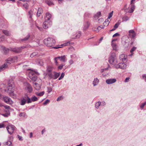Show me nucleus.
<instances>
[{
  "instance_id": "nucleus-1",
  "label": "nucleus",
  "mask_w": 146,
  "mask_h": 146,
  "mask_svg": "<svg viewBox=\"0 0 146 146\" xmlns=\"http://www.w3.org/2000/svg\"><path fill=\"white\" fill-rule=\"evenodd\" d=\"M44 44L48 47H52L54 45L55 43V40L52 38H48L44 40Z\"/></svg>"
},
{
  "instance_id": "nucleus-2",
  "label": "nucleus",
  "mask_w": 146,
  "mask_h": 146,
  "mask_svg": "<svg viewBox=\"0 0 146 146\" xmlns=\"http://www.w3.org/2000/svg\"><path fill=\"white\" fill-rule=\"evenodd\" d=\"M39 74L37 72L32 71L30 72L29 74V76L31 79L34 81H35L37 78V75Z\"/></svg>"
},
{
  "instance_id": "nucleus-3",
  "label": "nucleus",
  "mask_w": 146,
  "mask_h": 146,
  "mask_svg": "<svg viewBox=\"0 0 146 146\" xmlns=\"http://www.w3.org/2000/svg\"><path fill=\"white\" fill-rule=\"evenodd\" d=\"M12 57L9 58L6 61L7 62L5 63L4 64L0 66V72L3 70L4 68H6L7 67L8 64H10V63L9 62H13L12 61Z\"/></svg>"
},
{
  "instance_id": "nucleus-4",
  "label": "nucleus",
  "mask_w": 146,
  "mask_h": 146,
  "mask_svg": "<svg viewBox=\"0 0 146 146\" xmlns=\"http://www.w3.org/2000/svg\"><path fill=\"white\" fill-rule=\"evenodd\" d=\"M24 47L23 46L15 48H10V50L15 53H19L21 52L22 50L24 49Z\"/></svg>"
},
{
  "instance_id": "nucleus-5",
  "label": "nucleus",
  "mask_w": 146,
  "mask_h": 146,
  "mask_svg": "<svg viewBox=\"0 0 146 146\" xmlns=\"http://www.w3.org/2000/svg\"><path fill=\"white\" fill-rule=\"evenodd\" d=\"M52 25L51 21H48L45 20L43 24V27L44 29H47L49 28Z\"/></svg>"
},
{
  "instance_id": "nucleus-6",
  "label": "nucleus",
  "mask_w": 146,
  "mask_h": 146,
  "mask_svg": "<svg viewBox=\"0 0 146 146\" xmlns=\"http://www.w3.org/2000/svg\"><path fill=\"white\" fill-rule=\"evenodd\" d=\"M15 128V127L13 125H9L6 127L8 133L10 134H12L13 133Z\"/></svg>"
},
{
  "instance_id": "nucleus-7",
  "label": "nucleus",
  "mask_w": 146,
  "mask_h": 146,
  "mask_svg": "<svg viewBox=\"0 0 146 146\" xmlns=\"http://www.w3.org/2000/svg\"><path fill=\"white\" fill-rule=\"evenodd\" d=\"M3 98L4 101L7 104H13V102L11 99L8 97L4 96L3 97Z\"/></svg>"
},
{
  "instance_id": "nucleus-8",
  "label": "nucleus",
  "mask_w": 146,
  "mask_h": 146,
  "mask_svg": "<svg viewBox=\"0 0 146 146\" xmlns=\"http://www.w3.org/2000/svg\"><path fill=\"white\" fill-rule=\"evenodd\" d=\"M126 65L124 63H120L116 65L115 67L116 68H120L121 69H124L126 68Z\"/></svg>"
},
{
  "instance_id": "nucleus-9",
  "label": "nucleus",
  "mask_w": 146,
  "mask_h": 146,
  "mask_svg": "<svg viewBox=\"0 0 146 146\" xmlns=\"http://www.w3.org/2000/svg\"><path fill=\"white\" fill-rule=\"evenodd\" d=\"M73 44V42L70 43L69 42H67L65 44H62L61 45H59L56 46L55 47H53L52 48H56V49H58V48L62 47V46H68V45H71Z\"/></svg>"
},
{
  "instance_id": "nucleus-10",
  "label": "nucleus",
  "mask_w": 146,
  "mask_h": 146,
  "mask_svg": "<svg viewBox=\"0 0 146 146\" xmlns=\"http://www.w3.org/2000/svg\"><path fill=\"white\" fill-rule=\"evenodd\" d=\"M14 89L10 90H9V88L8 89V93L10 96L13 98L15 99L16 98V96L15 94L14 93Z\"/></svg>"
},
{
  "instance_id": "nucleus-11",
  "label": "nucleus",
  "mask_w": 146,
  "mask_h": 146,
  "mask_svg": "<svg viewBox=\"0 0 146 146\" xmlns=\"http://www.w3.org/2000/svg\"><path fill=\"white\" fill-rule=\"evenodd\" d=\"M127 55L125 54H122L119 56V58L120 60H122L123 62H126L127 61Z\"/></svg>"
},
{
  "instance_id": "nucleus-12",
  "label": "nucleus",
  "mask_w": 146,
  "mask_h": 146,
  "mask_svg": "<svg viewBox=\"0 0 146 146\" xmlns=\"http://www.w3.org/2000/svg\"><path fill=\"white\" fill-rule=\"evenodd\" d=\"M25 89L27 90L28 92L30 93L33 90L30 84L28 83L26 84V87Z\"/></svg>"
},
{
  "instance_id": "nucleus-13",
  "label": "nucleus",
  "mask_w": 146,
  "mask_h": 146,
  "mask_svg": "<svg viewBox=\"0 0 146 146\" xmlns=\"http://www.w3.org/2000/svg\"><path fill=\"white\" fill-rule=\"evenodd\" d=\"M116 81V80L115 78L110 79L107 80L106 82L108 84H111L115 82Z\"/></svg>"
},
{
  "instance_id": "nucleus-14",
  "label": "nucleus",
  "mask_w": 146,
  "mask_h": 146,
  "mask_svg": "<svg viewBox=\"0 0 146 146\" xmlns=\"http://www.w3.org/2000/svg\"><path fill=\"white\" fill-rule=\"evenodd\" d=\"M1 49L3 50V51L5 54H8L10 50V48H6L4 46H1Z\"/></svg>"
},
{
  "instance_id": "nucleus-15",
  "label": "nucleus",
  "mask_w": 146,
  "mask_h": 146,
  "mask_svg": "<svg viewBox=\"0 0 146 146\" xmlns=\"http://www.w3.org/2000/svg\"><path fill=\"white\" fill-rule=\"evenodd\" d=\"M8 89L9 88V90H12V89H14L13 88H14V84H13V82H8Z\"/></svg>"
},
{
  "instance_id": "nucleus-16",
  "label": "nucleus",
  "mask_w": 146,
  "mask_h": 146,
  "mask_svg": "<svg viewBox=\"0 0 146 146\" xmlns=\"http://www.w3.org/2000/svg\"><path fill=\"white\" fill-rule=\"evenodd\" d=\"M58 59H59L60 60L63 62H65L66 61L67 59L65 55L58 57Z\"/></svg>"
},
{
  "instance_id": "nucleus-17",
  "label": "nucleus",
  "mask_w": 146,
  "mask_h": 146,
  "mask_svg": "<svg viewBox=\"0 0 146 146\" xmlns=\"http://www.w3.org/2000/svg\"><path fill=\"white\" fill-rule=\"evenodd\" d=\"M25 96L27 104L30 103L32 102L31 98H30L27 94H26Z\"/></svg>"
},
{
  "instance_id": "nucleus-18",
  "label": "nucleus",
  "mask_w": 146,
  "mask_h": 146,
  "mask_svg": "<svg viewBox=\"0 0 146 146\" xmlns=\"http://www.w3.org/2000/svg\"><path fill=\"white\" fill-rule=\"evenodd\" d=\"M33 15V10L31 9L28 12V15L29 16V19L30 21L32 20V17Z\"/></svg>"
},
{
  "instance_id": "nucleus-19",
  "label": "nucleus",
  "mask_w": 146,
  "mask_h": 146,
  "mask_svg": "<svg viewBox=\"0 0 146 146\" xmlns=\"http://www.w3.org/2000/svg\"><path fill=\"white\" fill-rule=\"evenodd\" d=\"M81 32L80 31H79L78 32L76 33V35L74 37H72V38L76 39L77 38H79L81 36Z\"/></svg>"
},
{
  "instance_id": "nucleus-20",
  "label": "nucleus",
  "mask_w": 146,
  "mask_h": 146,
  "mask_svg": "<svg viewBox=\"0 0 146 146\" xmlns=\"http://www.w3.org/2000/svg\"><path fill=\"white\" fill-rule=\"evenodd\" d=\"M43 12V10L41 8H38L37 13L36 14V16L37 17H39L40 15L42 14Z\"/></svg>"
},
{
  "instance_id": "nucleus-21",
  "label": "nucleus",
  "mask_w": 146,
  "mask_h": 146,
  "mask_svg": "<svg viewBox=\"0 0 146 146\" xmlns=\"http://www.w3.org/2000/svg\"><path fill=\"white\" fill-rule=\"evenodd\" d=\"M26 100L25 96H24L21 99V101L20 104L21 105H24L26 104Z\"/></svg>"
},
{
  "instance_id": "nucleus-22",
  "label": "nucleus",
  "mask_w": 146,
  "mask_h": 146,
  "mask_svg": "<svg viewBox=\"0 0 146 146\" xmlns=\"http://www.w3.org/2000/svg\"><path fill=\"white\" fill-rule=\"evenodd\" d=\"M51 15L49 13H46V17H45V20L48 21H50L49 20L51 18Z\"/></svg>"
},
{
  "instance_id": "nucleus-23",
  "label": "nucleus",
  "mask_w": 146,
  "mask_h": 146,
  "mask_svg": "<svg viewBox=\"0 0 146 146\" xmlns=\"http://www.w3.org/2000/svg\"><path fill=\"white\" fill-rule=\"evenodd\" d=\"M11 142L10 141H8L4 143V146H12Z\"/></svg>"
},
{
  "instance_id": "nucleus-24",
  "label": "nucleus",
  "mask_w": 146,
  "mask_h": 146,
  "mask_svg": "<svg viewBox=\"0 0 146 146\" xmlns=\"http://www.w3.org/2000/svg\"><path fill=\"white\" fill-rule=\"evenodd\" d=\"M115 59H115V58H109V61L111 64H115Z\"/></svg>"
},
{
  "instance_id": "nucleus-25",
  "label": "nucleus",
  "mask_w": 146,
  "mask_h": 146,
  "mask_svg": "<svg viewBox=\"0 0 146 146\" xmlns=\"http://www.w3.org/2000/svg\"><path fill=\"white\" fill-rule=\"evenodd\" d=\"M54 74L53 75V79H57L59 76L60 75V73L55 72H54Z\"/></svg>"
},
{
  "instance_id": "nucleus-26",
  "label": "nucleus",
  "mask_w": 146,
  "mask_h": 146,
  "mask_svg": "<svg viewBox=\"0 0 146 146\" xmlns=\"http://www.w3.org/2000/svg\"><path fill=\"white\" fill-rule=\"evenodd\" d=\"M99 82V80L97 78H95L93 81V84L94 86L97 85Z\"/></svg>"
},
{
  "instance_id": "nucleus-27",
  "label": "nucleus",
  "mask_w": 146,
  "mask_h": 146,
  "mask_svg": "<svg viewBox=\"0 0 146 146\" xmlns=\"http://www.w3.org/2000/svg\"><path fill=\"white\" fill-rule=\"evenodd\" d=\"M34 86L36 90H38L40 88L39 85L36 83H34Z\"/></svg>"
},
{
  "instance_id": "nucleus-28",
  "label": "nucleus",
  "mask_w": 146,
  "mask_h": 146,
  "mask_svg": "<svg viewBox=\"0 0 146 146\" xmlns=\"http://www.w3.org/2000/svg\"><path fill=\"white\" fill-rule=\"evenodd\" d=\"M38 100V98L35 96H33L31 98V100L32 102H35L37 101Z\"/></svg>"
},
{
  "instance_id": "nucleus-29",
  "label": "nucleus",
  "mask_w": 146,
  "mask_h": 146,
  "mask_svg": "<svg viewBox=\"0 0 146 146\" xmlns=\"http://www.w3.org/2000/svg\"><path fill=\"white\" fill-rule=\"evenodd\" d=\"M110 23L108 19H106L105 21L103 23V25L104 26H108Z\"/></svg>"
},
{
  "instance_id": "nucleus-30",
  "label": "nucleus",
  "mask_w": 146,
  "mask_h": 146,
  "mask_svg": "<svg viewBox=\"0 0 146 146\" xmlns=\"http://www.w3.org/2000/svg\"><path fill=\"white\" fill-rule=\"evenodd\" d=\"M2 32L3 33L7 36H10L11 35L10 33L7 30H3Z\"/></svg>"
},
{
  "instance_id": "nucleus-31",
  "label": "nucleus",
  "mask_w": 146,
  "mask_h": 146,
  "mask_svg": "<svg viewBox=\"0 0 146 146\" xmlns=\"http://www.w3.org/2000/svg\"><path fill=\"white\" fill-rule=\"evenodd\" d=\"M101 15V13L100 12H97L94 16V17L95 18H98Z\"/></svg>"
},
{
  "instance_id": "nucleus-32",
  "label": "nucleus",
  "mask_w": 146,
  "mask_h": 146,
  "mask_svg": "<svg viewBox=\"0 0 146 146\" xmlns=\"http://www.w3.org/2000/svg\"><path fill=\"white\" fill-rule=\"evenodd\" d=\"M52 0H48L46 1V3L48 5L50 6L53 5V3L51 1Z\"/></svg>"
},
{
  "instance_id": "nucleus-33",
  "label": "nucleus",
  "mask_w": 146,
  "mask_h": 146,
  "mask_svg": "<svg viewBox=\"0 0 146 146\" xmlns=\"http://www.w3.org/2000/svg\"><path fill=\"white\" fill-rule=\"evenodd\" d=\"M136 49V47L134 46L130 50V52L131 53V54L129 55L130 56H131L133 55V52Z\"/></svg>"
},
{
  "instance_id": "nucleus-34",
  "label": "nucleus",
  "mask_w": 146,
  "mask_h": 146,
  "mask_svg": "<svg viewBox=\"0 0 146 146\" xmlns=\"http://www.w3.org/2000/svg\"><path fill=\"white\" fill-rule=\"evenodd\" d=\"M90 26V23L88 22H87L86 23V25L84 27V30H86Z\"/></svg>"
},
{
  "instance_id": "nucleus-35",
  "label": "nucleus",
  "mask_w": 146,
  "mask_h": 146,
  "mask_svg": "<svg viewBox=\"0 0 146 146\" xmlns=\"http://www.w3.org/2000/svg\"><path fill=\"white\" fill-rule=\"evenodd\" d=\"M29 35H28L25 38L22 39L21 40V41L22 42H26V41L29 38Z\"/></svg>"
},
{
  "instance_id": "nucleus-36",
  "label": "nucleus",
  "mask_w": 146,
  "mask_h": 146,
  "mask_svg": "<svg viewBox=\"0 0 146 146\" xmlns=\"http://www.w3.org/2000/svg\"><path fill=\"white\" fill-rule=\"evenodd\" d=\"M129 19V18L127 16H125L122 18V22L126 21Z\"/></svg>"
},
{
  "instance_id": "nucleus-37",
  "label": "nucleus",
  "mask_w": 146,
  "mask_h": 146,
  "mask_svg": "<svg viewBox=\"0 0 146 146\" xmlns=\"http://www.w3.org/2000/svg\"><path fill=\"white\" fill-rule=\"evenodd\" d=\"M44 91H42L40 93H37L36 94V95L38 96H42L44 94Z\"/></svg>"
},
{
  "instance_id": "nucleus-38",
  "label": "nucleus",
  "mask_w": 146,
  "mask_h": 146,
  "mask_svg": "<svg viewBox=\"0 0 146 146\" xmlns=\"http://www.w3.org/2000/svg\"><path fill=\"white\" fill-rule=\"evenodd\" d=\"M37 64L40 66H42L43 65V62L41 60H38Z\"/></svg>"
},
{
  "instance_id": "nucleus-39",
  "label": "nucleus",
  "mask_w": 146,
  "mask_h": 146,
  "mask_svg": "<svg viewBox=\"0 0 146 146\" xmlns=\"http://www.w3.org/2000/svg\"><path fill=\"white\" fill-rule=\"evenodd\" d=\"M109 58H115V59H116L115 53H111V56Z\"/></svg>"
},
{
  "instance_id": "nucleus-40",
  "label": "nucleus",
  "mask_w": 146,
  "mask_h": 146,
  "mask_svg": "<svg viewBox=\"0 0 146 146\" xmlns=\"http://www.w3.org/2000/svg\"><path fill=\"white\" fill-rule=\"evenodd\" d=\"M111 45L113 50H116V45L115 44L112 43H111Z\"/></svg>"
},
{
  "instance_id": "nucleus-41",
  "label": "nucleus",
  "mask_w": 146,
  "mask_h": 146,
  "mask_svg": "<svg viewBox=\"0 0 146 146\" xmlns=\"http://www.w3.org/2000/svg\"><path fill=\"white\" fill-rule=\"evenodd\" d=\"M101 102H97L96 104V107L98 108L99 107L100 105Z\"/></svg>"
},
{
  "instance_id": "nucleus-42",
  "label": "nucleus",
  "mask_w": 146,
  "mask_h": 146,
  "mask_svg": "<svg viewBox=\"0 0 146 146\" xmlns=\"http://www.w3.org/2000/svg\"><path fill=\"white\" fill-rule=\"evenodd\" d=\"M12 61L13 62H17V59H18V58L17 56H14L12 57Z\"/></svg>"
},
{
  "instance_id": "nucleus-43",
  "label": "nucleus",
  "mask_w": 146,
  "mask_h": 146,
  "mask_svg": "<svg viewBox=\"0 0 146 146\" xmlns=\"http://www.w3.org/2000/svg\"><path fill=\"white\" fill-rule=\"evenodd\" d=\"M113 13V11H112L109 14L108 17V19H110L111 18L112 16Z\"/></svg>"
},
{
  "instance_id": "nucleus-44",
  "label": "nucleus",
  "mask_w": 146,
  "mask_h": 146,
  "mask_svg": "<svg viewBox=\"0 0 146 146\" xmlns=\"http://www.w3.org/2000/svg\"><path fill=\"white\" fill-rule=\"evenodd\" d=\"M65 74L64 73L62 72L58 80H60L62 79L64 76Z\"/></svg>"
},
{
  "instance_id": "nucleus-45",
  "label": "nucleus",
  "mask_w": 146,
  "mask_h": 146,
  "mask_svg": "<svg viewBox=\"0 0 146 146\" xmlns=\"http://www.w3.org/2000/svg\"><path fill=\"white\" fill-rule=\"evenodd\" d=\"M4 40L5 37L4 35H1L0 36V42Z\"/></svg>"
},
{
  "instance_id": "nucleus-46",
  "label": "nucleus",
  "mask_w": 146,
  "mask_h": 146,
  "mask_svg": "<svg viewBox=\"0 0 146 146\" xmlns=\"http://www.w3.org/2000/svg\"><path fill=\"white\" fill-rule=\"evenodd\" d=\"M48 75L50 79L52 78L53 79L54 75L52 73H51L50 72L49 73Z\"/></svg>"
},
{
  "instance_id": "nucleus-47",
  "label": "nucleus",
  "mask_w": 146,
  "mask_h": 146,
  "mask_svg": "<svg viewBox=\"0 0 146 146\" xmlns=\"http://www.w3.org/2000/svg\"><path fill=\"white\" fill-rule=\"evenodd\" d=\"M134 6H133L131 7V10L130 11H129L127 12L129 13H132L134 11Z\"/></svg>"
},
{
  "instance_id": "nucleus-48",
  "label": "nucleus",
  "mask_w": 146,
  "mask_h": 146,
  "mask_svg": "<svg viewBox=\"0 0 146 146\" xmlns=\"http://www.w3.org/2000/svg\"><path fill=\"white\" fill-rule=\"evenodd\" d=\"M47 70L48 72L50 73L52 71V68L50 66H48L47 68Z\"/></svg>"
},
{
  "instance_id": "nucleus-49",
  "label": "nucleus",
  "mask_w": 146,
  "mask_h": 146,
  "mask_svg": "<svg viewBox=\"0 0 146 146\" xmlns=\"http://www.w3.org/2000/svg\"><path fill=\"white\" fill-rule=\"evenodd\" d=\"M37 54V53L36 52H34L33 53H32L31 55V58H33L34 56L36 55Z\"/></svg>"
},
{
  "instance_id": "nucleus-50",
  "label": "nucleus",
  "mask_w": 146,
  "mask_h": 146,
  "mask_svg": "<svg viewBox=\"0 0 146 146\" xmlns=\"http://www.w3.org/2000/svg\"><path fill=\"white\" fill-rule=\"evenodd\" d=\"M23 6L26 9H28L29 7V5L27 3L24 4Z\"/></svg>"
},
{
  "instance_id": "nucleus-51",
  "label": "nucleus",
  "mask_w": 146,
  "mask_h": 146,
  "mask_svg": "<svg viewBox=\"0 0 146 146\" xmlns=\"http://www.w3.org/2000/svg\"><path fill=\"white\" fill-rule=\"evenodd\" d=\"M63 99V97L62 96H60L58 97L57 99V101H59L60 100H62Z\"/></svg>"
},
{
  "instance_id": "nucleus-52",
  "label": "nucleus",
  "mask_w": 146,
  "mask_h": 146,
  "mask_svg": "<svg viewBox=\"0 0 146 146\" xmlns=\"http://www.w3.org/2000/svg\"><path fill=\"white\" fill-rule=\"evenodd\" d=\"M26 114L25 112L21 113L19 114V115L20 116L25 117V116Z\"/></svg>"
},
{
  "instance_id": "nucleus-53",
  "label": "nucleus",
  "mask_w": 146,
  "mask_h": 146,
  "mask_svg": "<svg viewBox=\"0 0 146 146\" xmlns=\"http://www.w3.org/2000/svg\"><path fill=\"white\" fill-rule=\"evenodd\" d=\"M50 102V100L48 99L46 100L44 103L43 104L44 105H46L48 103Z\"/></svg>"
},
{
  "instance_id": "nucleus-54",
  "label": "nucleus",
  "mask_w": 146,
  "mask_h": 146,
  "mask_svg": "<svg viewBox=\"0 0 146 146\" xmlns=\"http://www.w3.org/2000/svg\"><path fill=\"white\" fill-rule=\"evenodd\" d=\"M58 58V57H55L54 58V62L56 65H57L58 64V62L57 61V59Z\"/></svg>"
},
{
  "instance_id": "nucleus-55",
  "label": "nucleus",
  "mask_w": 146,
  "mask_h": 146,
  "mask_svg": "<svg viewBox=\"0 0 146 146\" xmlns=\"http://www.w3.org/2000/svg\"><path fill=\"white\" fill-rule=\"evenodd\" d=\"M52 89L51 87L48 88V93H50L52 91Z\"/></svg>"
},
{
  "instance_id": "nucleus-56",
  "label": "nucleus",
  "mask_w": 146,
  "mask_h": 146,
  "mask_svg": "<svg viewBox=\"0 0 146 146\" xmlns=\"http://www.w3.org/2000/svg\"><path fill=\"white\" fill-rule=\"evenodd\" d=\"M64 64H61L58 67V69H61L64 66Z\"/></svg>"
},
{
  "instance_id": "nucleus-57",
  "label": "nucleus",
  "mask_w": 146,
  "mask_h": 146,
  "mask_svg": "<svg viewBox=\"0 0 146 146\" xmlns=\"http://www.w3.org/2000/svg\"><path fill=\"white\" fill-rule=\"evenodd\" d=\"M17 136L18 137V138L19 139V140L22 141L23 140V137L22 136H20L19 135H18Z\"/></svg>"
},
{
  "instance_id": "nucleus-58",
  "label": "nucleus",
  "mask_w": 146,
  "mask_h": 146,
  "mask_svg": "<svg viewBox=\"0 0 146 146\" xmlns=\"http://www.w3.org/2000/svg\"><path fill=\"white\" fill-rule=\"evenodd\" d=\"M135 33V31L133 30H131L129 31V33L130 35Z\"/></svg>"
},
{
  "instance_id": "nucleus-59",
  "label": "nucleus",
  "mask_w": 146,
  "mask_h": 146,
  "mask_svg": "<svg viewBox=\"0 0 146 146\" xmlns=\"http://www.w3.org/2000/svg\"><path fill=\"white\" fill-rule=\"evenodd\" d=\"M130 35L131 36V37L132 38H134L135 37V36H136V33L135 32L134 33H132V34H131V35Z\"/></svg>"
},
{
  "instance_id": "nucleus-60",
  "label": "nucleus",
  "mask_w": 146,
  "mask_h": 146,
  "mask_svg": "<svg viewBox=\"0 0 146 146\" xmlns=\"http://www.w3.org/2000/svg\"><path fill=\"white\" fill-rule=\"evenodd\" d=\"M130 78L129 77L126 78L124 82H127L129 81Z\"/></svg>"
},
{
  "instance_id": "nucleus-61",
  "label": "nucleus",
  "mask_w": 146,
  "mask_h": 146,
  "mask_svg": "<svg viewBox=\"0 0 146 146\" xmlns=\"http://www.w3.org/2000/svg\"><path fill=\"white\" fill-rule=\"evenodd\" d=\"M119 25V24L116 23L114 25V27L115 29H116L118 27Z\"/></svg>"
},
{
  "instance_id": "nucleus-62",
  "label": "nucleus",
  "mask_w": 146,
  "mask_h": 146,
  "mask_svg": "<svg viewBox=\"0 0 146 146\" xmlns=\"http://www.w3.org/2000/svg\"><path fill=\"white\" fill-rule=\"evenodd\" d=\"M119 34L118 33H116L113 35V37H114L116 36H118L119 35Z\"/></svg>"
},
{
  "instance_id": "nucleus-63",
  "label": "nucleus",
  "mask_w": 146,
  "mask_h": 146,
  "mask_svg": "<svg viewBox=\"0 0 146 146\" xmlns=\"http://www.w3.org/2000/svg\"><path fill=\"white\" fill-rule=\"evenodd\" d=\"M1 115H2L4 116L5 117H7L8 116L9 114L8 113H5V114H2Z\"/></svg>"
},
{
  "instance_id": "nucleus-64",
  "label": "nucleus",
  "mask_w": 146,
  "mask_h": 146,
  "mask_svg": "<svg viewBox=\"0 0 146 146\" xmlns=\"http://www.w3.org/2000/svg\"><path fill=\"white\" fill-rule=\"evenodd\" d=\"M142 77L143 79H145V81L146 82V74L143 75Z\"/></svg>"
}]
</instances>
